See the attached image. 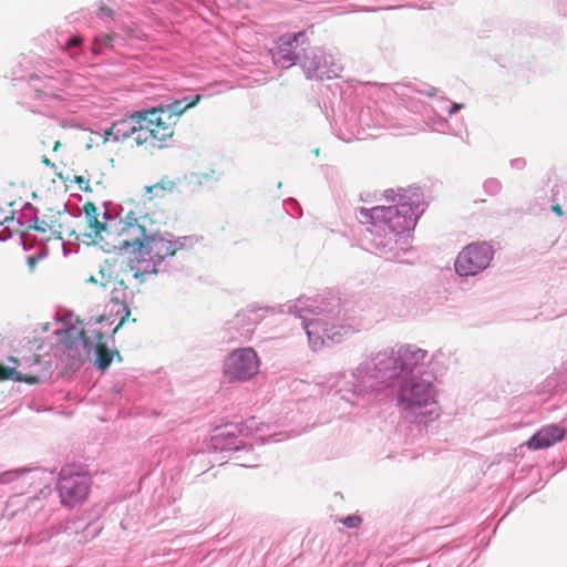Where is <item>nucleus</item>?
<instances>
[{
    "instance_id": "1",
    "label": "nucleus",
    "mask_w": 567,
    "mask_h": 567,
    "mask_svg": "<svg viewBox=\"0 0 567 567\" xmlns=\"http://www.w3.org/2000/svg\"><path fill=\"white\" fill-rule=\"evenodd\" d=\"M148 199L140 198L127 203V210L122 220L123 227L118 233L114 248L130 255L128 268L134 279L140 284L146 277L157 274L158 265L167 257H173L182 247L177 240L165 238L148 228L154 224Z\"/></svg>"
},
{
    "instance_id": "2",
    "label": "nucleus",
    "mask_w": 567,
    "mask_h": 567,
    "mask_svg": "<svg viewBox=\"0 0 567 567\" xmlns=\"http://www.w3.org/2000/svg\"><path fill=\"white\" fill-rule=\"evenodd\" d=\"M360 214L370 218L373 225H384L390 231L395 234L409 231L413 229L416 224L412 205L409 203H401L396 206L360 208Z\"/></svg>"
},
{
    "instance_id": "3",
    "label": "nucleus",
    "mask_w": 567,
    "mask_h": 567,
    "mask_svg": "<svg viewBox=\"0 0 567 567\" xmlns=\"http://www.w3.org/2000/svg\"><path fill=\"white\" fill-rule=\"evenodd\" d=\"M151 124L145 112H136L128 118L114 123L104 133V142L113 137L115 142L132 140L136 145L156 148V142L151 133Z\"/></svg>"
},
{
    "instance_id": "4",
    "label": "nucleus",
    "mask_w": 567,
    "mask_h": 567,
    "mask_svg": "<svg viewBox=\"0 0 567 567\" xmlns=\"http://www.w3.org/2000/svg\"><path fill=\"white\" fill-rule=\"evenodd\" d=\"M435 396V389L430 381L413 377L401 384L398 402L403 410L413 412L434 403Z\"/></svg>"
},
{
    "instance_id": "5",
    "label": "nucleus",
    "mask_w": 567,
    "mask_h": 567,
    "mask_svg": "<svg viewBox=\"0 0 567 567\" xmlns=\"http://www.w3.org/2000/svg\"><path fill=\"white\" fill-rule=\"evenodd\" d=\"M73 216L65 209L48 208L40 215H37L32 228L42 234L45 239H62L63 235H73Z\"/></svg>"
},
{
    "instance_id": "6",
    "label": "nucleus",
    "mask_w": 567,
    "mask_h": 567,
    "mask_svg": "<svg viewBox=\"0 0 567 567\" xmlns=\"http://www.w3.org/2000/svg\"><path fill=\"white\" fill-rule=\"evenodd\" d=\"M493 258V249L485 243L470 244L456 257L454 268L460 276H475L486 269Z\"/></svg>"
},
{
    "instance_id": "7",
    "label": "nucleus",
    "mask_w": 567,
    "mask_h": 567,
    "mask_svg": "<svg viewBox=\"0 0 567 567\" xmlns=\"http://www.w3.org/2000/svg\"><path fill=\"white\" fill-rule=\"evenodd\" d=\"M260 367V359L252 348H240L228 354L224 362L225 374L234 381H248Z\"/></svg>"
},
{
    "instance_id": "8",
    "label": "nucleus",
    "mask_w": 567,
    "mask_h": 567,
    "mask_svg": "<svg viewBox=\"0 0 567 567\" xmlns=\"http://www.w3.org/2000/svg\"><path fill=\"white\" fill-rule=\"evenodd\" d=\"M58 491L63 504L74 506L86 498L90 491V477L63 468L60 473Z\"/></svg>"
},
{
    "instance_id": "9",
    "label": "nucleus",
    "mask_w": 567,
    "mask_h": 567,
    "mask_svg": "<svg viewBox=\"0 0 567 567\" xmlns=\"http://www.w3.org/2000/svg\"><path fill=\"white\" fill-rule=\"evenodd\" d=\"M144 112L151 124V133H153L156 145L162 147V143L174 134V127L171 122L172 114L163 109H152Z\"/></svg>"
},
{
    "instance_id": "10",
    "label": "nucleus",
    "mask_w": 567,
    "mask_h": 567,
    "mask_svg": "<svg viewBox=\"0 0 567 567\" xmlns=\"http://www.w3.org/2000/svg\"><path fill=\"white\" fill-rule=\"evenodd\" d=\"M82 210L86 224V231L84 235L91 238L94 243L102 240L103 234L107 230V213L99 212L97 207L91 202H86L83 205Z\"/></svg>"
},
{
    "instance_id": "11",
    "label": "nucleus",
    "mask_w": 567,
    "mask_h": 567,
    "mask_svg": "<svg viewBox=\"0 0 567 567\" xmlns=\"http://www.w3.org/2000/svg\"><path fill=\"white\" fill-rule=\"evenodd\" d=\"M59 177L65 183L76 184L78 189L85 193H92L99 187L104 188V174L96 165H91L80 174H68L66 176L59 174Z\"/></svg>"
},
{
    "instance_id": "12",
    "label": "nucleus",
    "mask_w": 567,
    "mask_h": 567,
    "mask_svg": "<svg viewBox=\"0 0 567 567\" xmlns=\"http://www.w3.org/2000/svg\"><path fill=\"white\" fill-rule=\"evenodd\" d=\"M566 430L558 425H548L537 431L527 442L529 450H542L564 440Z\"/></svg>"
},
{
    "instance_id": "13",
    "label": "nucleus",
    "mask_w": 567,
    "mask_h": 567,
    "mask_svg": "<svg viewBox=\"0 0 567 567\" xmlns=\"http://www.w3.org/2000/svg\"><path fill=\"white\" fill-rule=\"evenodd\" d=\"M135 296V290L132 289L123 278L116 279L114 281V286L111 290V301L114 303L122 305L124 308V316L120 319L118 324L113 329V333H115L130 318L131 310L128 303L133 300Z\"/></svg>"
},
{
    "instance_id": "14",
    "label": "nucleus",
    "mask_w": 567,
    "mask_h": 567,
    "mask_svg": "<svg viewBox=\"0 0 567 567\" xmlns=\"http://www.w3.org/2000/svg\"><path fill=\"white\" fill-rule=\"evenodd\" d=\"M317 56L313 55V58L306 56L305 61L302 62L303 69L307 73L308 79H317V80H323V79H336L340 76V73L343 70V66L340 63H337L334 61H331V65L329 68L321 66L319 61H316Z\"/></svg>"
},
{
    "instance_id": "15",
    "label": "nucleus",
    "mask_w": 567,
    "mask_h": 567,
    "mask_svg": "<svg viewBox=\"0 0 567 567\" xmlns=\"http://www.w3.org/2000/svg\"><path fill=\"white\" fill-rule=\"evenodd\" d=\"M426 358V351L415 346L401 347L398 351V358L394 364H399L401 370H412L421 364Z\"/></svg>"
},
{
    "instance_id": "16",
    "label": "nucleus",
    "mask_w": 567,
    "mask_h": 567,
    "mask_svg": "<svg viewBox=\"0 0 567 567\" xmlns=\"http://www.w3.org/2000/svg\"><path fill=\"white\" fill-rule=\"evenodd\" d=\"M102 321L103 317H99L93 323L89 322L76 332L85 349L90 350L93 347L103 343L104 333L97 328V324Z\"/></svg>"
},
{
    "instance_id": "17",
    "label": "nucleus",
    "mask_w": 567,
    "mask_h": 567,
    "mask_svg": "<svg viewBox=\"0 0 567 567\" xmlns=\"http://www.w3.org/2000/svg\"><path fill=\"white\" fill-rule=\"evenodd\" d=\"M9 362H12L14 365H3L0 363V382L2 381H18V382H25L29 384H34L40 381V378L32 374H23L20 371L17 370L18 360L14 357L9 358Z\"/></svg>"
},
{
    "instance_id": "18",
    "label": "nucleus",
    "mask_w": 567,
    "mask_h": 567,
    "mask_svg": "<svg viewBox=\"0 0 567 567\" xmlns=\"http://www.w3.org/2000/svg\"><path fill=\"white\" fill-rule=\"evenodd\" d=\"M176 184L174 181L165 177L162 178L158 183L147 186L146 192L148 194H154L157 197H164L166 194H169L174 190Z\"/></svg>"
},
{
    "instance_id": "19",
    "label": "nucleus",
    "mask_w": 567,
    "mask_h": 567,
    "mask_svg": "<svg viewBox=\"0 0 567 567\" xmlns=\"http://www.w3.org/2000/svg\"><path fill=\"white\" fill-rule=\"evenodd\" d=\"M89 281L92 284H100L103 287H106L109 284L113 281V266L111 264L105 262L100 267L97 276H91Z\"/></svg>"
},
{
    "instance_id": "20",
    "label": "nucleus",
    "mask_w": 567,
    "mask_h": 567,
    "mask_svg": "<svg viewBox=\"0 0 567 567\" xmlns=\"http://www.w3.org/2000/svg\"><path fill=\"white\" fill-rule=\"evenodd\" d=\"M92 349L96 350L97 353V365L101 370H105L110 367L112 362V353L106 348V346L103 343H100Z\"/></svg>"
},
{
    "instance_id": "21",
    "label": "nucleus",
    "mask_w": 567,
    "mask_h": 567,
    "mask_svg": "<svg viewBox=\"0 0 567 567\" xmlns=\"http://www.w3.org/2000/svg\"><path fill=\"white\" fill-rule=\"evenodd\" d=\"M306 35V32L305 31H300V32H297V33H293V34H284L279 38V43L282 45V47H292L295 43L298 42V37H305Z\"/></svg>"
},
{
    "instance_id": "22",
    "label": "nucleus",
    "mask_w": 567,
    "mask_h": 567,
    "mask_svg": "<svg viewBox=\"0 0 567 567\" xmlns=\"http://www.w3.org/2000/svg\"><path fill=\"white\" fill-rule=\"evenodd\" d=\"M22 474H23V471H20V470L3 472L0 474V484L11 483V482L18 480Z\"/></svg>"
},
{
    "instance_id": "23",
    "label": "nucleus",
    "mask_w": 567,
    "mask_h": 567,
    "mask_svg": "<svg viewBox=\"0 0 567 567\" xmlns=\"http://www.w3.org/2000/svg\"><path fill=\"white\" fill-rule=\"evenodd\" d=\"M340 522L349 528H357L360 526L362 519L358 515H350L344 518H341Z\"/></svg>"
},
{
    "instance_id": "24",
    "label": "nucleus",
    "mask_w": 567,
    "mask_h": 567,
    "mask_svg": "<svg viewBox=\"0 0 567 567\" xmlns=\"http://www.w3.org/2000/svg\"><path fill=\"white\" fill-rule=\"evenodd\" d=\"M83 43V38L80 35L72 37L68 43L63 47L64 51H69L73 47H80Z\"/></svg>"
},
{
    "instance_id": "25",
    "label": "nucleus",
    "mask_w": 567,
    "mask_h": 567,
    "mask_svg": "<svg viewBox=\"0 0 567 567\" xmlns=\"http://www.w3.org/2000/svg\"><path fill=\"white\" fill-rule=\"evenodd\" d=\"M200 100V95H196L192 102L186 103L181 110L178 106L181 105V102H176V107L174 109V112H182L188 107L194 106L198 101Z\"/></svg>"
},
{
    "instance_id": "26",
    "label": "nucleus",
    "mask_w": 567,
    "mask_h": 567,
    "mask_svg": "<svg viewBox=\"0 0 567 567\" xmlns=\"http://www.w3.org/2000/svg\"><path fill=\"white\" fill-rule=\"evenodd\" d=\"M99 11H100V14H103V16L112 17V14H113V11L106 6L100 7Z\"/></svg>"
},
{
    "instance_id": "27",
    "label": "nucleus",
    "mask_w": 567,
    "mask_h": 567,
    "mask_svg": "<svg viewBox=\"0 0 567 567\" xmlns=\"http://www.w3.org/2000/svg\"><path fill=\"white\" fill-rule=\"evenodd\" d=\"M551 210H553L557 216H563V215H564L563 207H561L559 204H554V205L551 206Z\"/></svg>"
},
{
    "instance_id": "28",
    "label": "nucleus",
    "mask_w": 567,
    "mask_h": 567,
    "mask_svg": "<svg viewBox=\"0 0 567 567\" xmlns=\"http://www.w3.org/2000/svg\"><path fill=\"white\" fill-rule=\"evenodd\" d=\"M311 326H313V322H312V321H310V322H308V323H305V329L307 330V334H308V337H310V336H311V333H312V331L309 329Z\"/></svg>"
},
{
    "instance_id": "29",
    "label": "nucleus",
    "mask_w": 567,
    "mask_h": 567,
    "mask_svg": "<svg viewBox=\"0 0 567 567\" xmlns=\"http://www.w3.org/2000/svg\"><path fill=\"white\" fill-rule=\"evenodd\" d=\"M42 163L47 166H54V164L47 156H43Z\"/></svg>"
},
{
    "instance_id": "30",
    "label": "nucleus",
    "mask_w": 567,
    "mask_h": 567,
    "mask_svg": "<svg viewBox=\"0 0 567 567\" xmlns=\"http://www.w3.org/2000/svg\"><path fill=\"white\" fill-rule=\"evenodd\" d=\"M60 146H61L60 141H55L54 144H53V151L54 152L58 151Z\"/></svg>"
},
{
    "instance_id": "31",
    "label": "nucleus",
    "mask_w": 567,
    "mask_h": 567,
    "mask_svg": "<svg viewBox=\"0 0 567 567\" xmlns=\"http://www.w3.org/2000/svg\"><path fill=\"white\" fill-rule=\"evenodd\" d=\"M324 332H326V333H328V330H327V329H324ZM327 336H328L331 340H333V341H339V339H338V338H336V334H327Z\"/></svg>"
},
{
    "instance_id": "32",
    "label": "nucleus",
    "mask_w": 567,
    "mask_h": 567,
    "mask_svg": "<svg viewBox=\"0 0 567 567\" xmlns=\"http://www.w3.org/2000/svg\"><path fill=\"white\" fill-rule=\"evenodd\" d=\"M30 79L33 80V79H39V75L38 74H32L30 75Z\"/></svg>"
},
{
    "instance_id": "33",
    "label": "nucleus",
    "mask_w": 567,
    "mask_h": 567,
    "mask_svg": "<svg viewBox=\"0 0 567 567\" xmlns=\"http://www.w3.org/2000/svg\"><path fill=\"white\" fill-rule=\"evenodd\" d=\"M288 61L290 62H293L295 61V58L293 56H286Z\"/></svg>"
},
{
    "instance_id": "34",
    "label": "nucleus",
    "mask_w": 567,
    "mask_h": 567,
    "mask_svg": "<svg viewBox=\"0 0 567 567\" xmlns=\"http://www.w3.org/2000/svg\"><path fill=\"white\" fill-rule=\"evenodd\" d=\"M458 109H461V105L455 104V105L453 106V111L458 110Z\"/></svg>"
},
{
    "instance_id": "35",
    "label": "nucleus",
    "mask_w": 567,
    "mask_h": 567,
    "mask_svg": "<svg viewBox=\"0 0 567 567\" xmlns=\"http://www.w3.org/2000/svg\"><path fill=\"white\" fill-rule=\"evenodd\" d=\"M305 39H306V35L305 37H298V41H300V40L305 41Z\"/></svg>"
},
{
    "instance_id": "36",
    "label": "nucleus",
    "mask_w": 567,
    "mask_h": 567,
    "mask_svg": "<svg viewBox=\"0 0 567 567\" xmlns=\"http://www.w3.org/2000/svg\"><path fill=\"white\" fill-rule=\"evenodd\" d=\"M70 56H71L72 59H75V58H76V54H75V53H70Z\"/></svg>"
}]
</instances>
